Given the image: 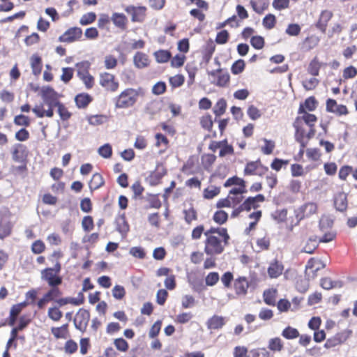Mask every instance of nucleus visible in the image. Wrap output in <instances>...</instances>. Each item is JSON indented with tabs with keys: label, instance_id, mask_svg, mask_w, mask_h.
<instances>
[{
	"label": "nucleus",
	"instance_id": "1",
	"mask_svg": "<svg viewBox=\"0 0 357 357\" xmlns=\"http://www.w3.org/2000/svg\"><path fill=\"white\" fill-rule=\"evenodd\" d=\"M204 235L206 237L205 252L211 255L221 253L229 239V236L225 228H211L205 231Z\"/></svg>",
	"mask_w": 357,
	"mask_h": 357
},
{
	"label": "nucleus",
	"instance_id": "2",
	"mask_svg": "<svg viewBox=\"0 0 357 357\" xmlns=\"http://www.w3.org/2000/svg\"><path fill=\"white\" fill-rule=\"evenodd\" d=\"M321 261L311 259L308 261L305 268V278L298 279L296 287L301 293L305 292L309 288V280L317 275V272L320 269Z\"/></svg>",
	"mask_w": 357,
	"mask_h": 357
},
{
	"label": "nucleus",
	"instance_id": "3",
	"mask_svg": "<svg viewBox=\"0 0 357 357\" xmlns=\"http://www.w3.org/2000/svg\"><path fill=\"white\" fill-rule=\"evenodd\" d=\"M139 89L128 88L123 90L115 98V107L119 109H126L132 107L137 100Z\"/></svg>",
	"mask_w": 357,
	"mask_h": 357
},
{
	"label": "nucleus",
	"instance_id": "4",
	"mask_svg": "<svg viewBox=\"0 0 357 357\" xmlns=\"http://www.w3.org/2000/svg\"><path fill=\"white\" fill-rule=\"evenodd\" d=\"M40 95L44 103L48 107H55L60 102V95L50 86L42 87Z\"/></svg>",
	"mask_w": 357,
	"mask_h": 357
},
{
	"label": "nucleus",
	"instance_id": "5",
	"mask_svg": "<svg viewBox=\"0 0 357 357\" xmlns=\"http://www.w3.org/2000/svg\"><path fill=\"white\" fill-rule=\"evenodd\" d=\"M99 84L106 90L115 92L119 88V82L115 80L114 75L104 72L100 74Z\"/></svg>",
	"mask_w": 357,
	"mask_h": 357
},
{
	"label": "nucleus",
	"instance_id": "6",
	"mask_svg": "<svg viewBox=\"0 0 357 357\" xmlns=\"http://www.w3.org/2000/svg\"><path fill=\"white\" fill-rule=\"evenodd\" d=\"M125 11L131 15L132 22H142L146 17V8L145 6H128L125 8Z\"/></svg>",
	"mask_w": 357,
	"mask_h": 357
},
{
	"label": "nucleus",
	"instance_id": "7",
	"mask_svg": "<svg viewBox=\"0 0 357 357\" xmlns=\"http://www.w3.org/2000/svg\"><path fill=\"white\" fill-rule=\"evenodd\" d=\"M41 279L50 286H58L61 284L62 278L52 268H47L41 271Z\"/></svg>",
	"mask_w": 357,
	"mask_h": 357
},
{
	"label": "nucleus",
	"instance_id": "8",
	"mask_svg": "<svg viewBox=\"0 0 357 357\" xmlns=\"http://www.w3.org/2000/svg\"><path fill=\"white\" fill-rule=\"evenodd\" d=\"M89 319V312L84 309H79L74 319V324L75 328L81 331H85Z\"/></svg>",
	"mask_w": 357,
	"mask_h": 357
},
{
	"label": "nucleus",
	"instance_id": "9",
	"mask_svg": "<svg viewBox=\"0 0 357 357\" xmlns=\"http://www.w3.org/2000/svg\"><path fill=\"white\" fill-rule=\"evenodd\" d=\"M82 35V31L79 27H72L68 29L63 35L59 38L61 43H72L79 40Z\"/></svg>",
	"mask_w": 357,
	"mask_h": 357
},
{
	"label": "nucleus",
	"instance_id": "10",
	"mask_svg": "<svg viewBox=\"0 0 357 357\" xmlns=\"http://www.w3.org/2000/svg\"><path fill=\"white\" fill-rule=\"evenodd\" d=\"M11 153L15 162H22L26 158V147L22 144H15L12 146Z\"/></svg>",
	"mask_w": 357,
	"mask_h": 357
},
{
	"label": "nucleus",
	"instance_id": "11",
	"mask_svg": "<svg viewBox=\"0 0 357 357\" xmlns=\"http://www.w3.org/2000/svg\"><path fill=\"white\" fill-rule=\"evenodd\" d=\"M265 197L263 195L259 194L255 197H249L243 203V208L245 211H249L252 208H257L259 206V203L264 202Z\"/></svg>",
	"mask_w": 357,
	"mask_h": 357
},
{
	"label": "nucleus",
	"instance_id": "12",
	"mask_svg": "<svg viewBox=\"0 0 357 357\" xmlns=\"http://www.w3.org/2000/svg\"><path fill=\"white\" fill-rule=\"evenodd\" d=\"M294 126L296 129L295 138L296 141L301 144L302 148H303L306 144V142L304 141L306 132L303 126V123H301V119H296L294 123Z\"/></svg>",
	"mask_w": 357,
	"mask_h": 357
},
{
	"label": "nucleus",
	"instance_id": "13",
	"mask_svg": "<svg viewBox=\"0 0 357 357\" xmlns=\"http://www.w3.org/2000/svg\"><path fill=\"white\" fill-rule=\"evenodd\" d=\"M11 231V225L9 222V218L6 214L0 213V238L8 236Z\"/></svg>",
	"mask_w": 357,
	"mask_h": 357
},
{
	"label": "nucleus",
	"instance_id": "14",
	"mask_svg": "<svg viewBox=\"0 0 357 357\" xmlns=\"http://www.w3.org/2000/svg\"><path fill=\"white\" fill-rule=\"evenodd\" d=\"M326 109L328 112L335 113L339 115L347 114V109L343 105H337V102L333 99H328L326 102Z\"/></svg>",
	"mask_w": 357,
	"mask_h": 357
},
{
	"label": "nucleus",
	"instance_id": "15",
	"mask_svg": "<svg viewBox=\"0 0 357 357\" xmlns=\"http://www.w3.org/2000/svg\"><path fill=\"white\" fill-rule=\"evenodd\" d=\"M332 17L333 13L331 10H323L320 14L317 27L324 33L326 30L328 22L331 20Z\"/></svg>",
	"mask_w": 357,
	"mask_h": 357
},
{
	"label": "nucleus",
	"instance_id": "16",
	"mask_svg": "<svg viewBox=\"0 0 357 357\" xmlns=\"http://www.w3.org/2000/svg\"><path fill=\"white\" fill-rule=\"evenodd\" d=\"M249 287V282L246 278L239 277L234 282V289L236 294L245 295Z\"/></svg>",
	"mask_w": 357,
	"mask_h": 357
},
{
	"label": "nucleus",
	"instance_id": "17",
	"mask_svg": "<svg viewBox=\"0 0 357 357\" xmlns=\"http://www.w3.org/2000/svg\"><path fill=\"white\" fill-rule=\"evenodd\" d=\"M133 63L137 68H144L149 65V56L141 52H137L133 56Z\"/></svg>",
	"mask_w": 357,
	"mask_h": 357
},
{
	"label": "nucleus",
	"instance_id": "18",
	"mask_svg": "<svg viewBox=\"0 0 357 357\" xmlns=\"http://www.w3.org/2000/svg\"><path fill=\"white\" fill-rule=\"evenodd\" d=\"M284 270V266L282 263L278 261L271 262L268 268V274L271 278H276L279 277Z\"/></svg>",
	"mask_w": 357,
	"mask_h": 357
},
{
	"label": "nucleus",
	"instance_id": "19",
	"mask_svg": "<svg viewBox=\"0 0 357 357\" xmlns=\"http://www.w3.org/2000/svg\"><path fill=\"white\" fill-rule=\"evenodd\" d=\"M298 113L302 116L297 117L296 119H301V123H305L309 127H313L314 123L317 121V117L312 114L307 113L306 111H303V107L300 106Z\"/></svg>",
	"mask_w": 357,
	"mask_h": 357
},
{
	"label": "nucleus",
	"instance_id": "20",
	"mask_svg": "<svg viewBox=\"0 0 357 357\" xmlns=\"http://www.w3.org/2000/svg\"><path fill=\"white\" fill-rule=\"evenodd\" d=\"M113 24L121 29H125L128 22L126 16L123 13H114L111 17Z\"/></svg>",
	"mask_w": 357,
	"mask_h": 357
},
{
	"label": "nucleus",
	"instance_id": "21",
	"mask_svg": "<svg viewBox=\"0 0 357 357\" xmlns=\"http://www.w3.org/2000/svg\"><path fill=\"white\" fill-rule=\"evenodd\" d=\"M334 204L337 210L344 211L347 208V198L344 192H339L335 197Z\"/></svg>",
	"mask_w": 357,
	"mask_h": 357
},
{
	"label": "nucleus",
	"instance_id": "22",
	"mask_svg": "<svg viewBox=\"0 0 357 357\" xmlns=\"http://www.w3.org/2000/svg\"><path fill=\"white\" fill-rule=\"evenodd\" d=\"M54 107H48V109L45 110L43 105H36L33 109V112L39 118L47 116L51 118L54 115L53 108Z\"/></svg>",
	"mask_w": 357,
	"mask_h": 357
},
{
	"label": "nucleus",
	"instance_id": "23",
	"mask_svg": "<svg viewBox=\"0 0 357 357\" xmlns=\"http://www.w3.org/2000/svg\"><path fill=\"white\" fill-rule=\"evenodd\" d=\"M250 3L252 9L258 14H261L268 7V0H251Z\"/></svg>",
	"mask_w": 357,
	"mask_h": 357
},
{
	"label": "nucleus",
	"instance_id": "24",
	"mask_svg": "<svg viewBox=\"0 0 357 357\" xmlns=\"http://www.w3.org/2000/svg\"><path fill=\"white\" fill-rule=\"evenodd\" d=\"M242 200V197H233L232 196H228L227 199H220L217 203V207H231L235 204L240 203Z\"/></svg>",
	"mask_w": 357,
	"mask_h": 357
},
{
	"label": "nucleus",
	"instance_id": "25",
	"mask_svg": "<svg viewBox=\"0 0 357 357\" xmlns=\"http://www.w3.org/2000/svg\"><path fill=\"white\" fill-rule=\"evenodd\" d=\"M319 241L316 236H310L303 248L304 252L312 254L318 247Z\"/></svg>",
	"mask_w": 357,
	"mask_h": 357
},
{
	"label": "nucleus",
	"instance_id": "26",
	"mask_svg": "<svg viewBox=\"0 0 357 357\" xmlns=\"http://www.w3.org/2000/svg\"><path fill=\"white\" fill-rule=\"evenodd\" d=\"M68 324H63L60 327H52L51 332L56 339H66L68 335Z\"/></svg>",
	"mask_w": 357,
	"mask_h": 357
},
{
	"label": "nucleus",
	"instance_id": "27",
	"mask_svg": "<svg viewBox=\"0 0 357 357\" xmlns=\"http://www.w3.org/2000/svg\"><path fill=\"white\" fill-rule=\"evenodd\" d=\"M75 101L79 108H84L91 101V97L87 93H81L75 96Z\"/></svg>",
	"mask_w": 357,
	"mask_h": 357
},
{
	"label": "nucleus",
	"instance_id": "28",
	"mask_svg": "<svg viewBox=\"0 0 357 357\" xmlns=\"http://www.w3.org/2000/svg\"><path fill=\"white\" fill-rule=\"evenodd\" d=\"M225 324L224 318L220 316H213L207 322L209 329H218Z\"/></svg>",
	"mask_w": 357,
	"mask_h": 357
},
{
	"label": "nucleus",
	"instance_id": "29",
	"mask_svg": "<svg viewBox=\"0 0 357 357\" xmlns=\"http://www.w3.org/2000/svg\"><path fill=\"white\" fill-rule=\"evenodd\" d=\"M103 184H104V180H103L102 176L100 174L96 173L93 175V176L89 183V188L91 190H96V189L100 188Z\"/></svg>",
	"mask_w": 357,
	"mask_h": 357
},
{
	"label": "nucleus",
	"instance_id": "30",
	"mask_svg": "<svg viewBox=\"0 0 357 357\" xmlns=\"http://www.w3.org/2000/svg\"><path fill=\"white\" fill-rule=\"evenodd\" d=\"M283 347V342L280 337L271 338L268 341V348L272 351H281Z\"/></svg>",
	"mask_w": 357,
	"mask_h": 357
},
{
	"label": "nucleus",
	"instance_id": "31",
	"mask_svg": "<svg viewBox=\"0 0 357 357\" xmlns=\"http://www.w3.org/2000/svg\"><path fill=\"white\" fill-rule=\"evenodd\" d=\"M31 66L34 75H37L40 73L42 64L41 59L39 56L34 54L31 57Z\"/></svg>",
	"mask_w": 357,
	"mask_h": 357
},
{
	"label": "nucleus",
	"instance_id": "32",
	"mask_svg": "<svg viewBox=\"0 0 357 357\" xmlns=\"http://www.w3.org/2000/svg\"><path fill=\"white\" fill-rule=\"evenodd\" d=\"M277 291L273 289H269L264 292V301L269 305H274L275 303Z\"/></svg>",
	"mask_w": 357,
	"mask_h": 357
},
{
	"label": "nucleus",
	"instance_id": "33",
	"mask_svg": "<svg viewBox=\"0 0 357 357\" xmlns=\"http://www.w3.org/2000/svg\"><path fill=\"white\" fill-rule=\"evenodd\" d=\"M154 56L156 61L159 63H163L167 62L172 55L171 53L167 50H158L154 53Z\"/></svg>",
	"mask_w": 357,
	"mask_h": 357
},
{
	"label": "nucleus",
	"instance_id": "34",
	"mask_svg": "<svg viewBox=\"0 0 357 357\" xmlns=\"http://www.w3.org/2000/svg\"><path fill=\"white\" fill-rule=\"evenodd\" d=\"M221 73V70L220 69H218L216 70H213L212 72L210 73V74L211 75H213V76H215L217 75L218 73H220V75H218V81H217V85L220 86H225L229 80V75L227 74V73Z\"/></svg>",
	"mask_w": 357,
	"mask_h": 357
},
{
	"label": "nucleus",
	"instance_id": "35",
	"mask_svg": "<svg viewBox=\"0 0 357 357\" xmlns=\"http://www.w3.org/2000/svg\"><path fill=\"white\" fill-rule=\"evenodd\" d=\"M47 316L51 320L59 321L63 316V312L59 309V307L53 306L48 309Z\"/></svg>",
	"mask_w": 357,
	"mask_h": 357
},
{
	"label": "nucleus",
	"instance_id": "36",
	"mask_svg": "<svg viewBox=\"0 0 357 357\" xmlns=\"http://www.w3.org/2000/svg\"><path fill=\"white\" fill-rule=\"evenodd\" d=\"M282 335L287 340H293L299 337V332L295 328L287 326L282 331Z\"/></svg>",
	"mask_w": 357,
	"mask_h": 357
},
{
	"label": "nucleus",
	"instance_id": "37",
	"mask_svg": "<svg viewBox=\"0 0 357 357\" xmlns=\"http://www.w3.org/2000/svg\"><path fill=\"white\" fill-rule=\"evenodd\" d=\"M321 286L325 289H331L335 287H341L342 282L340 281H333L331 278H325L321 280Z\"/></svg>",
	"mask_w": 357,
	"mask_h": 357
},
{
	"label": "nucleus",
	"instance_id": "38",
	"mask_svg": "<svg viewBox=\"0 0 357 357\" xmlns=\"http://www.w3.org/2000/svg\"><path fill=\"white\" fill-rule=\"evenodd\" d=\"M116 223L117 231H119L122 235L126 234L129 230V226L126 222L125 218L123 216L119 217L116 220Z\"/></svg>",
	"mask_w": 357,
	"mask_h": 357
},
{
	"label": "nucleus",
	"instance_id": "39",
	"mask_svg": "<svg viewBox=\"0 0 357 357\" xmlns=\"http://www.w3.org/2000/svg\"><path fill=\"white\" fill-rule=\"evenodd\" d=\"M321 66V63L319 62L317 58H314L309 64L307 68V72L313 75H319V70Z\"/></svg>",
	"mask_w": 357,
	"mask_h": 357
},
{
	"label": "nucleus",
	"instance_id": "40",
	"mask_svg": "<svg viewBox=\"0 0 357 357\" xmlns=\"http://www.w3.org/2000/svg\"><path fill=\"white\" fill-rule=\"evenodd\" d=\"M260 162L259 161H252L247 163L245 169L244 174L245 175H253L257 174V169L259 167Z\"/></svg>",
	"mask_w": 357,
	"mask_h": 357
},
{
	"label": "nucleus",
	"instance_id": "41",
	"mask_svg": "<svg viewBox=\"0 0 357 357\" xmlns=\"http://www.w3.org/2000/svg\"><path fill=\"white\" fill-rule=\"evenodd\" d=\"M227 107L226 101L224 99L219 100L213 107L214 114L219 116L223 114Z\"/></svg>",
	"mask_w": 357,
	"mask_h": 357
},
{
	"label": "nucleus",
	"instance_id": "42",
	"mask_svg": "<svg viewBox=\"0 0 357 357\" xmlns=\"http://www.w3.org/2000/svg\"><path fill=\"white\" fill-rule=\"evenodd\" d=\"M90 66V63L86 61L77 63L76 64V67L77 68V76L80 77L83 75L89 73V69Z\"/></svg>",
	"mask_w": 357,
	"mask_h": 357
},
{
	"label": "nucleus",
	"instance_id": "43",
	"mask_svg": "<svg viewBox=\"0 0 357 357\" xmlns=\"http://www.w3.org/2000/svg\"><path fill=\"white\" fill-rule=\"evenodd\" d=\"M317 206L314 203H307L303 205L301 210L303 213V216H309L316 213Z\"/></svg>",
	"mask_w": 357,
	"mask_h": 357
},
{
	"label": "nucleus",
	"instance_id": "44",
	"mask_svg": "<svg viewBox=\"0 0 357 357\" xmlns=\"http://www.w3.org/2000/svg\"><path fill=\"white\" fill-rule=\"evenodd\" d=\"M245 63L243 60L238 59L235 61L231 68V73L234 75H238L241 73L245 68Z\"/></svg>",
	"mask_w": 357,
	"mask_h": 357
},
{
	"label": "nucleus",
	"instance_id": "45",
	"mask_svg": "<svg viewBox=\"0 0 357 357\" xmlns=\"http://www.w3.org/2000/svg\"><path fill=\"white\" fill-rule=\"evenodd\" d=\"M247 114L250 119L255 121L261 116V112L260 110L254 105L248 107Z\"/></svg>",
	"mask_w": 357,
	"mask_h": 357
},
{
	"label": "nucleus",
	"instance_id": "46",
	"mask_svg": "<svg viewBox=\"0 0 357 357\" xmlns=\"http://www.w3.org/2000/svg\"><path fill=\"white\" fill-rule=\"evenodd\" d=\"M98 152L102 158H109L112 154V146L109 144H105L98 149Z\"/></svg>",
	"mask_w": 357,
	"mask_h": 357
},
{
	"label": "nucleus",
	"instance_id": "47",
	"mask_svg": "<svg viewBox=\"0 0 357 357\" xmlns=\"http://www.w3.org/2000/svg\"><path fill=\"white\" fill-rule=\"evenodd\" d=\"M55 107H57L58 113L63 121H66L70 119L71 114L62 103L59 102V105Z\"/></svg>",
	"mask_w": 357,
	"mask_h": 357
},
{
	"label": "nucleus",
	"instance_id": "48",
	"mask_svg": "<svg viewBox=\"0 0 357 357\" xmlns=\"http://www.w3.org/2000/svg\"><path fill=\"white\" fill-rule=\"evenodd\" d=\"M117 59L112 55H107L105 57L104 65L106 69H114L117 66Z\"/></svg>",
	"mask_w": 357,
	"mask_h": 357
},
{
	"label": "nucleus",
	"instance_id": "49",
	"mask_svg": "<svg viewBox=\"0 0 357 357\" xmlns=\"http://www.w3.org/2000/svg\"><path fill=\"white\" fill-rule=\"evenodd\" d=\"M114 344L117 350L126 352L128 349V342L123 338H116L114 340Z\"/></svg>",
	"mask_w": 357,
	"mask_h": 357
},
{
	"label": "nucleus",
	"instance_id": "50",
	"mask_svg": "<svg viewBox=\"0 0 357 357\" xmlns=\"http://www.w3.org/2000/svg\"><path fill=\"white\" fill-rule=\"evenodd\" d=\"M96 15L94 13H87L82 16L79 23L82 25H87L93 22L96 20Z\"/></svg>",
	"mask_w": 357,
	"mask_h": 357
},
{
	"label": "nucleus",
	"instance_id": "51",
	"mask_svg": "<svg viewBox=\"0 0 357 357\" xmlns=\"http://www.w3.org/2000/svg\"><path fill=\"white\" fill-rule=\"evenodd\" d=\"M301 106L303 107V111H305V109L308 111H314L317 106V102L314 97H310Z\"/></svg>",
	"mask_w": 357,
	"mask_h": 357
},
{
	"label": "nucleus",
	"instance_id": "52",
	"mask_svg": "<svg viewBox=\"0 0 357 357\" xmlns=\"http://www.w3.org/2000/svg\"><path fill=\"white\" fill-rule=\"evenodd\" d=\"M126 295V290L123 286L115 285L112 289V296L117 300H121Z\"/></svg>",
	"mask_w": 357,
	"mask_h": 357
},
{
	"label": "nucleus",
	"instance_id": "53",
	"mask_svg": "<svg viewBox=\"0 0 357 357\" xmlns=\"http://www.w3.org/2000/svg\"><path fill=\"white\" fill-rule=\"evenodd\" d=\"M263 141L265 143V145L261 147V151L265 155H270L273 153V151L275 148V143L272 140H268L266 138L263 139Z\"/></svg>",
	"mask_w": 357,
	"mask_h": 357
},
{
	"label": "nucleus",
	"instance_id": "54",
	"mask_svg": "<svg viewBox=\"0 0 357 357\" xmlns=\"http://www.w3.org/2000/svg\"><path fill=\"white\" fill-rule=\"evenodd\" d=\"M223 146L221 147L219 151L220 157H225L228 155H232L234 153V149L231 145L228 144L227 140H225Z\"/></svg>",
	"mask_w": 357,
	"mask_h": 357
},
{
	"label": "nucleus",
	"instance_id": "55",
	"mask_svg": "<svg viewBox=\"0 0 357 357\" xmlns=\"http://www.w3.org/2000/svg\"><path fill=\"white\" fill-rule=\"evenodd\" d=\"M220 193V188L215 186H210L204 191V197L206 199H212Z\"/></svg>",
	"mask_w": 357,
	"mask_h": 357
},
{
	"label": "nucleus",
	"instance_id": "56",
	"mask_svg": "<svg viewBox=\"0 0 357 357\" xmlns=\"http://www.w3.org/2000/svg\"><path fill=\"white\" fill-rule=\"evenodd\" d=\"M275 24V17L272 14H268L263 19V25L268 29H271Z\"/></svg>",
	"mask_w": 357,
	"mask_h": 357
},
{
	"label": "nucleus",
	"instance_id": "57",
	"mask_svg": "<svg viewBox=\"0 0 357 357\" xmlns=\"http://www.w3.org/2000/svg\"><path fill=\"white\" fill-rule=\"evenodd\" d=\"M306 155L312 160L317 161L320 159L321 154L318 149L310 148L307 149Z\"/></svg>",
	"mask_w": 357,
	"mask_h": 357
},
{
	"label": "nucleus",
	"instance_id": "58",
	"mask_svg": "<svg viewBox=\"0 0 357 357\" xmlns=\"http://www.w3.org/2000/svg\"><path fill=\"white\" fill-rule=\"evenodd\" d=\"M79 78L83 82L86 89H89L93 87L94 84V78L91 75H90V73L83 75L79 77Z\"/></svg>",
	"mask_w": 357,
	"mask_h": 357
},
{
	"label": "nucleus",
	"instance_id": "59",
	"mask_svg": "<svg viewBox=\"0 0 357 357\" xmlns=\"http://www.w3.org/2000/svg\"><path fill=\"white\" fill-rule=\"evenodd\" d=\"M52 288L46 293L51 301L57 299L61 294L62 292L57 286H50Z\"/></svg>",
	"mask_w": 357,
	"mask_h": 357
},
{
	"label": "nucleus",
	"instance_id": "60",
	"mask_svg": "<svg viewBox=\"0 0 357 357\" xmlns=\"http://www.w3.org/2000/svg\"><path fill=\"white\" fill-rule=\"evenodd\" d=\"M73 69L71 68H63L62 75H61V79L64 83H68L73 77Z\"/></svg>",
	"mask_w": 357,
	"mask_h": 357
},
{
	"label": "nucleus",
	"instance_id": "61",
	"mask_svg": "<svg viewBox=\"0 0 357 357\" xmlns=\"http://www.w3.org/2000/svg\"><path fill=\"white\" fill-rule=\"evenodd\" d=\"M319 83V80L315 77L306 79L303 82V86L306 90L314 89Z\"/></svg>",
	"mask_w": 357,
	"mask_h": 357
},
{
	"label": "nucleus",
	"instance_id": "62",
	"mask_svg": "<svg viewBox=\"0 0 357 357\" xmlns=\"http://www.w3.org/2000/svg\"><path fill=\"white\" fill-rule=\"evenodd\" d=\"M227 218V213L224 211H218L213 215L214 221L220 225L225 222Z\"/></svg>",
	"mask_w": 357,
	"mask_h": 357
},
{
	"label": "nucleus",
	"instance_id": "63",
	"mask_svg": "<svg viewBox=\"0 0 357 357\" xmlns=\"http://www.w3.org/2000/svg\"><path fill=\"white\" fill-rule=\"evenodd\" d=\"M286 33L291 36H296L301 32V26L297 24H290L286 31Z\"/></svg>",
	"mask_w": 357,
	"mask_h": 357
},
{
	"label": "nucleus",
	"instance_id": "64",
	"mask_svg": "<svg viewBox=\"0 0 357 357\" xmlns=\"http://www.w3.org/2000/svg\"><path fill=\"white\" fill-rule=\"evenodd\" d=\"M250 43L254 48L260 50L264 45V40L261 36H253L251 38Z\"/></svg>",
	"mask_w": 357,
	"mask_h": 357
}]
</instances>
